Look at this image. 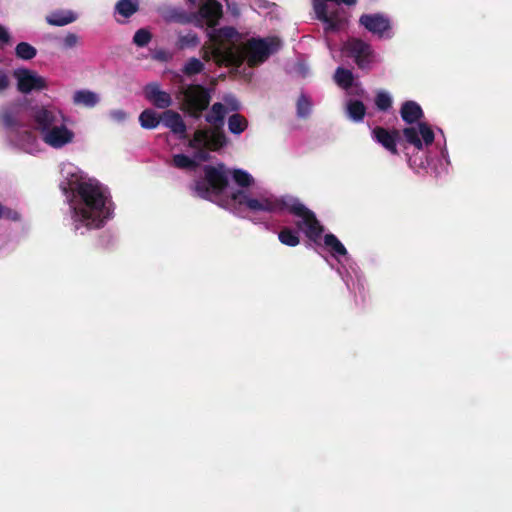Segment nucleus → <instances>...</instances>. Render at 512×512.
<instances>
[{
    "instance_id": "f257e3e1",
    "label": "nucleus",
    "mask_w": 512,
    "mask_h": 512,
    "mask_svg": "<svg viewBox=\"0 0 512 512\" xmlns=\"http://www.w3.org/2000/svg\"><path fill=\"white\" fill-rule=\"evenodd\" d=\"M205 177L195 182L194 192L197 196L213 201L233 214L246 217L249 212L254 223H266V215L290 213L295 224L305 236L319 243L321 227L314 213L292 196H277L268 190L246 192L234 191L227 185V175L223 164L204 167Z\"/></svg>"
},
{
    "instance_id": "f03ea898",
    "label": "nucleus",
    "mask_w": 512,
    "mask_h": 512,
    "mask_svg": "<svg viewBox=\"0 0 512 512\" xmlns=\"http://www.w3.org/2000/svg\"><path fill=\"white\" fill-rule=\"evenodd\" d=\"M61 175L73 230L84 234L103 227L114 214L109 189L71 162L62 163Z\"/></svg>"
},
{
    "instance_id": "7ed1b4c3",
    "label": "nucleus",
    "mask_w": 512,
    "mask_h": 512,
    "mask_svg": "<svg viewBox=\"0 0 512 512\" xmlns=\"http://www.w3.org/2000/svg\"><path fill=\"white\" fill-rule=\"evenodd\" d=\"M30 118L41 140L54 150H62L76 142V132L70 117L54 105H37L31 109Z\"/></svg>"
},
{
    "instance_id": "20e7f679",
    "label": "nucleus",
    "mask_w": 512,
    "mask_h": 512,
    "mask_svg": "<svg viewBox=\"0 0 512 512\" xmlns=\"http://www.w3.org/2000/svg\"><path fill=\"white\" fill-rule=\"evenodd\" d=\"M321 227V234H323V227ZM312 242V240H310ZM328 252V256H324L327 264L334 269L341 279L344 281L347 288L356 293H361L364 290V280L359 271L358 266L348 254L347 249L342 242L332 233L321 235L320 242L317 244Z\"/></svg>"
},
{
    "instance_id": "39448f33",
    "label": "nucleus",
    "mask_w": 512,
    "mask_h": 512,
    "mask_svg": "<svg viewBox=\"0 0 512 512\" xmlns=\"http://www.w3.org/2000/svg\"><path fill=\"white\" fill-rule=\"evenodd\" d=\"M280 48V41L276 37L251 38L237 51L232 49L228 51L218 47L215 49L216 57H222L228 65H240L243 60H247L250 66L260 64L268 59Z\"/></svg>"
},
{
    "instance_id": "423d86ee",
    "label": "nucleus",
    "mask_w": 512,
    "mask_h": 512,
    "mask_svg": "<svg viewBox=\"0 0 512 512\" xmlns=\"http://www.w3.org/2000/svg\"><path fill=\"white\" fill-rule=\"evenodd\" d=\"M225 144L224 134L217 129H200L189 140V147L196 150L192 157L185 154H175L172 165L179 169H194L199 162L208 159L207 150H216Z\"/></svg>"
},
{
    "instance_id": "0eeeda50",
    "label": "nucleus",
    "mask_w": 512,
    "mask_h": 512,
    "mask_svg": "<svg viewBox=\"0 0 512 512\" xmlns=\"http://www.w3.org/2000/svg\"><path fill=\"white\" fill-rule=\"evenodd\" d=\"M199 15L201 19L203 20V26H208L207 36L209 37L210 41L213 42L214 47L211 51V54L213 58L217 62L226 63L227 61L223 59L222 57L218 58L215 55V49L218 47L222 48L224 51H228L230 49L237 51L239 47H229L226 48L221 44V40L228 39L232 40L234 38L238 37V32L233 27H222V28H216L220 18L222 17V5L217 0H207L205 3H203L199 7Z\"/></svg>"
},
{
    "instance_id": "6e6552de",
    "label": "nucleus",
    "mask_w": 512,
    "mask_h": 512,
    "mask_svg": "<svg viewBox=\"0 0 512 512\" xmlns=\"http://www.w3.org/2000/svg\"><path fill=\"white\" fill-rule=\"evenodd\" d=\"M441 139H437L436 143L420 156L411 155L405 152L408 165L415 171L419 169L431 168L437 176L448 173L450 167V159L446 145V139L441 130Z\"/></svg>"
},
{
    "instance_id": "1a4fd4ad",
    "label": "nucleus",
    "mask_w": 512,
    "mask_h": 512,
    "mask_svg": "<svg viewBox=\"0 0 512 512\" xmlns=\"http://www.w3.org/2000/svg\"><path fill=\"white\" fill-rule=\"evenodd\" d=\"M356 0H313V8L317 19L323 22L325 33L342 30L347 17L340 4L354 5Z\"/></svg>"
},
{
    "instance_id": "9d476101",
    "label": "nucleus",
    "mask_w": 512,
    "mask_h": 512,
    "mask_svg": "<svg viewBox=\"0 0 512 512\" xmlns=\"http://www.w3.org/2000/svg\"><path fill=\"white\" fill-rule=\"evenodd\" d=\"M403 137L407 144L405 147L406 152H409V147H413L416 153L414 155L420 156L430 149L437 141L441 139V133L437 136L432 127L427 123L418 122L403 129Z\"/></svg>"
},
{
    "instance_id": "9b49d317",
    "label": "nucleus",
    "mask_w": 512,
    "mask_h": 512,
    "mask_svg": "<svg viewBox=\"0 0 512 512\" xmlns=\"http://www.w3.org/2000/svg\"><path fill=\"white\" fill-rule=\"evenodd\" d=\"M343 52L352 57L361 69H370L379 61L372 46L360 39L348 40L343 46Z\"/></svg>"
},
{
    "instance_id": "f8f14e48",
    "label": "nucleus",
    "mask_w": 512,
    "mask_h": 512,
    "mask_svg": "<svg viewBox=\"0 0 512 512\" xmlns=\"http://www.w3.org/2000/svg\"><path fill=\"white\" fill-rule=\"evenodd\" d=\"M359 23L379 39L389 40L395 35L391 19L384 13L363 14L359 18Z\"/></svg>"
},
{
    "instance_id": "ddd939ff",
    "label": "nucleus",
    "mask_w": 512,
    "mask_h": 512,
    "mask_svg": "<svg viewBox=\"0 0 512 512\" xmlns=\"http://www.w3.org/2000/svg\"><path fill=\"white\" fill-rule=\"evenodd\" d=\"M0 121L7 131V137L24 128V105L20 102L3 106Z\"/></svg>"
},
{
    "instance_id": "4468645a",
    "label": "nucleus",
    "mask_w": 512,
    "mask_h": 512,
    "mask_svg": "<svg viewBox=\"0 0 512 512\" xmlns=\"http://www.w3.org/2000/svg\"><path fill=\"white\" fill-rule=\"evenodd\" d=\"M13 76L21 93L28 94L32 91H40L47 88L46 79L33 70L18 68L14 70Z\"/></svg>"
},
{
    "instance_id": "2eb2a0df",
    "label": "nucleus",
    "mask_w": 512,
    "mask_h": 512,
    "mask_svg": "<svg viewBox=\"0 0 512 512\" xmlns=\"http://www.w3.org/2000/svg\"><path fill=\"white\" fill-rule=\"evenodd\" d=\"M184 101L188 110L198 116L200 112L205 110L210 102L209 91L200 85H191L184 91Z\"/></svg>"
},
{
    "instance_id": "dca6fc26",
    "label": "nucleus",
    "mask_w": 512,
    "mask_h": 512,
    "mask_svg": "<svg viewBox=\"0 0 512 512\" xmlns=\"http://www.w3.org/2000/svg\"><path fill=\"white\" fill-rule=\"evenodd\" d=\"M240 103L232 95L223 97V102L214 103L209 113L206 115L207 122L214 125H222L225 115L229 112L237 111Z\"/></svg>"
},
{
    "instance_id": "f3484780",
    "label": "nucleus",
    "mask_w": 512,
    "mask_h": 512,
    "mask_svg": "<svg viewBox=\"0 0 512 512\" xmlns=\"http://www.w3.org/2000/svg\"><path fill=\"white\" fill-rule=\"evenodd\" d=\"M9 142L28 154H36L41 151L40 141L37 136L28 130H18L8 137Z\"/></svg>"
},
{
    "instance_id": "a211bd4d",
    "label": "nucleus",
    "mask_w": 512,
    "mask_h": 512,
    "mask_svg": "<svg viewBox=\"0 0 512 512\" xmlns=\"http://www.w3.org/2000/svg\"><path fill=\"white\" fill-rule=\"evenodd\" d=\"M336 84L346 91L348 96H364L365 91L361 84L355 80L353 73L345 68L338 67L334 74Z\"/></svg>"
},
{
    "instance_id": "6ab92c4d",
    "label": "nucleus",
    "mask_w": 512,
    "mask_h": 512,
    "mask_svg": "<svg viewBox=\"0 0 512 512\" xmlns=\"http://www.w3.org/2000/svg\"><path fill=\"white\" fill-rule=\"evenodd\" d=\"M162 17L166 22L194 23L197 27L203 28V20L199 15V11L197 13H187L181 8L171 7L164 11Z\"/></svg>"
},
{
    "instance_id": "aec40b11",
    "label": "nucleus",
    "mask_w": 512,
    "mask_h": 512,
    "mask_svg": "<svg viewBox=\"0 0 512 512\" xmlns=\"http://www.w3.org/2000/svg\"><path fill=\"white\" fill-rule=\"evenodd\" d=\"M372 138L375 142L385 148L390 154L398 155L397 141L398 131H388L382 127H376L372 130Z\"/></svg>"
},
{
    "instance_id": "412c9836",
    "label": "nucleus",
    "mask_w": 512,
    "mask_h": 512,
    "mask_svg": "<svg viewBox=\"0 0 512 512\" xmlns=\"http://www.w3.org/2000/svg\"><path fill=\"white\" fill-rule=\"evenodd\" d=\"M227 175V185L234 191L244 190L251 192L249 187L253 185V177L246 171L241 169H235L230 171L224 166Z\"/></svg>"
},
{
    "instance_id": "4be33fe9",
    "label": "nucleus",
    "mask_w": 512,
    "mask_h": 512,
    "mask_svg": "<svg viewBox=\"0 0 512 512\" xmlns=\"http://www.w3.org/2000/svg\"><path fill=\"white\" fill-rule=\"evenodd\" d=\"M145 96L150 103L160 109L168 108L172 104L170 94L161 90L155 83L145 87Z\"/></svg>"
},
{
    "instance_id": "5701e85b",
    "label": "nucleus",
    "mask_w": 512,
    "mask_h": 512,
    "mask_svg": "<svg viewBox=\"0 0 512 512\" xmlns=\"http://www.w3.org/2000/svg\"><path fill=\"white\" fill-rule=\"evenodd\" d=\"M162 123L180 139L186 138V125L177 112L166 110L162 113Z\"/></svg>"
},
{
    "instance_id": "b1692460",
    "label": "nucleus",
    "mask_w": 512,
    "mask_h": 512,
    "mask_svg": "<svg viewBox=\"0 0 512 512\" xmlns=\"http://www.w3.org/2000/svg\"><path fill=\"white\" fill-rule=\"evenodd\" d=\"M79 15L73 10L59 9L46 16V22L51 26H65L75 22Z\"/></svg>"
},
{
    "instance_id": "393cba45",
    "label": "nucleus",
    "mask_w": 512,
    "mask_h": 512,
    "mask_svg": "<svg viewBox=\"0 0 512 512\" xmlns=\"http://www.w3.org/2000/svg\"><path fill=\"white\" fill-rule=\"evenodd\" d=\"M401 117L408 126L420 122L423 117V111L420 105L414 101L403 103L400 110Z\"/></svg>"
},
{
    "instance_id": "a878e982",
    "label": "nucleus",
    "mask_w": 512,
    "mask_h": 512,
    "mask_svg": "<svg viewBox=\"0 0 512 512\" xmlns=\"http://www.w3.org/2000/svg\"><path fill=\"white\" fill-rule=\"evenodd\" d=\"M350 98L346 101L345 110L348 118L354 122H361L364 119L366 108L361 100V97Z\"/></svg>"
},
{
    "instance_id": "bb28decb",
    "label": "nucleus",
    "mask_w": 512,
    "mask_h": 512,
    "mask_svg": "<svg viewBox=\"0 0 512 512\" xmlns=\"http://www.w3.org/2000/svg\"><path fill=\"white\" fill-rule=\"evenodd\" d=\"M72 101L77 106L93 108L100 102V96L94 91L80 89L74 92Z\"/></svg>"
},
{
    "instance_id": "cd10ccee",
    "label": "nucleus",
    "mask_w": 512,
    "mask_h": 512,
    "mask_svg": "<svg viewBox=\"0 0 512 512\" xmlns=\"http://www.w3.org/2000/svg\"><path fill=\"white\" fill-rule=\"evenodd\" d=\"M200 44L198 35L193 31L177 33L176 47L179 50L193 49Z\"/></svg>"
},
{
    "instance_id": "c85d7f7f",
    "label": "nucleus",
    "mask_w": 512,
    "mask_h": 512,
    "mask_svg": "<svg viewBox=\"0 0 512 512\" xmlns=\"http://www.w3.org/2000/svg\"><path fill=\"white\" fill-rule=\"evenodd\" d=\"M139 122L144 129H154L162 122V115L152 109H146L140 114Z\"/></svg>"
},
{
    "instance_id": "c756f323",
    "label": "nucleus",
    "mask_w": 512,
    "mask_h": 512,
    "mask_svg": "<svg viewBox=\"0 0 512 512\" xmlns=\"http://www.w3.org/2000/svg\"><path fill=\"white\" fill-rule=\"evenodd\" d=\"M248 122L240 114H233L228 119V129L232 134L239 135L246 130Z\"/></svg>"
},
{
    "instance_id": "7c9ffc66",
    "label": "nucleus",
    "mask_w": 512,
    "mask_h": 512,
    "mask_svg": "<svg viewBox=\"0 0 512 512\" xmlns=\"http://www.w3.org/2000/svg\"><path fill=\"white\" fill-rule=\"evenodd\" d=\"M278 239L282 244L290 247H295L300 243L298 232L289 227H285L279 232Z\"/></svg>"
},
{
    "instance_id": "2f4dec72",
    "label": "nucleus",
    "mask_w": 512,
    "mask_h": 512,
    "mask_svg": "<svg viewBox=\"0 0 512 512\" xmlns=\"http://www.w3.org/2000/svg\"><path fill=\"white\" fill-rule=\"evenodd\" d=\"M137 10V0H119L116 4V11L125 18L132 16Z\"/></svg>"
},
{
    "instance_id": "473e14b6",
    "label": "nucleus",
    "mask_w": 512,
    "mask_h": 512,
    "mask_svg": "<svg viewBox=\"0 0 512 512\" xmlns=\"http://www.w3.org/2000/svg\"><path fill=\"white\" fill-rule=\"evenodd\" d=\"M16 56L23 60H30L37 54V50L27 42H20L15 48Z\"/></svg>"
},
{
    "instance_id": "72a5a7b5",
    "label": "nucleus",
    "mask_w": 512,
    "mask_h": 512,
    "mask_svg": "<svg viewBox=\"0 0 512 512\" xmlns=\"http://www.w3.org/2000/svg\"><path fill=\"white\" fill-rule=\"evenodd\" d=\"M204 69V64L198 58H190L183 67V73L186 75H195Z\"/></svg>"
},
{
    "instance_id": "f704fd0d",
    "label": "nucleus",
    "mask_w": 512,
    "mask_h": 512,
    "mask_svg": "<svg viewBox=\"0 0 512 512\" xmlns=\"http://www.w3.org/2000/svg\"><path fill=\"white\" fill-rule=\"evenodd\" d=\"M375 104L379 110L387 111L392 105V97L388 92L380 91L376 95Z\"/></svg>"
},
{
    "instance_id": "c9c22d12",
    "label": "nucleus",
    "mask_w": 512,
    "mask_h": 512,
    "mask_svg": "<svg viewBox=\"0 0 512 512\" xmlns=\"http://www.w3.org/2000/svg\"><path fill=\"white\" fill-rule=\"evenodd\" d=\"M151 40V33L146 29H139L136 31L133 37V42L139 46H146Z\"/></svg>"
},
{
    "instance_id": "e433bc0d",
    "label": "nucleus",
    "mask_w": 512,
    "mask_h": 512,
    "mask_svg": "<svg viewBox=\"0 0 512 512\" xmlns=\"http://www.w3.org/2000/svg\"><path fill=\"white\" fill-rule=\"evenodd\" d=\"M311 111V103L309 99L301 95L297 102V114L299 117H306L310 114Z\"/></svg>"
},
{
    "instance_id": "4c0bfd02",
    "label": "nucleus",
    "mask_w": 512,
    "mask_h": 512,
    "mask_svg": "<svg viewBox=\"0 0 512 512\" xmlns=\"http://www.w3.org/2000/svg\"><path fill=\"white\" fill-rule=\"evenodd\" d=\"M79 44V36L75 33L69 32L62 39V45L65 49L74 48Z\"/></svg>"
},
{
    "instance_id": "58836bf2",
    "label": "nucleus",
    "mask_w": 512,
    "mask_h": 512,
    "mask_svg": "<svg viewBox=\"0 0 512 512\" xmlns=\"http://www.w3.org/2000/svg\"><path fill=\"white\" fill-rule=\"evenodd\" d=\"M109 117L116 123H123L127 118V114L122 109H116L109 112Z\"/></svg>"
},
{
    "instance_id": "ea45409f",
    "label": "nucleus",
    "mask_w": 512,
    "mask_h": 512,
    "mask_svg": "<svg viewBox=\"0 0 512 512\" xmlns=\"http://www.w3.org/2000/svg\"><path fill=\"white\" fill-rule=\"evenodd\" d=\"M10 86L9 73L4 69H0V92L7 90Z\"/></svg>"
},
{
    "instance_id": "a19ab883",
    "label": "nucleus",
    "mask_w": 512,
    "mask_h": 512,
    "mask_svg": "<svg viewBox=\"0 0 512 512\" xmlns=\"http://www.w3.org/2000/svg\"><path fill=\"white\" fill-rule=\"evenodd\" d=\"M10 40V33L8 29L2 25H0V42L8 43Z\"/></svg>"
},
{
    "instance_id": "79ce46f5",
    "label": "nucleus",
    "mask_w": 512,
    "mask_h": 512,
    "mask_svg": "<svg viewBox=\"0 0 512 512\" xmlns=\"http://www.w3.org/2000/svg\"><path fill=\"white\" fill-rule=\"evenodd\" d=\"M228 10L235 16L239 14V10L237 4L235 3H227Z\"/></svg>"
},
{
    "instance_id": "37998d69",
    "label": "nucleus",
    "mask_w": 512,
    "mask_h": 512,
    "mask_svg": "<svg viewBox=\"0 0 512 512\" xmlns=\"http://www.w3.org/2000/svg\"><path fill=\"white\" fill-rule=\"evenodd\" d=\"M299 69H300L301 74L304 76L306 74V69H305L304 65H302V64L299 65Z\"/></svg>"
},
{
    "instance_id": "c03bdc74",
    "label": "nucleus",
    "mask_w": 512,
    "mask_h": 512,
    "mask_svg": "<svg viewBox=\"0 0 512 512\" xmlns=\"http://www.w3.org/2000/svg\"><path fill=\"white\" fill-rule=\"evenodd\" d=\"M327 45H328V48H329V49H330V51H331L332 58H335L336 56H335V54H334V52H333V50H332V48H331V46H330L329 41H327Z\"/></svg>"
},
{
    "instance_id": "a18cd8bd",
    "label": "nucleus",
    "mask_w": 512,
    "mask_h": 512,
    "mask_svg": "<svg viewBox=\"0 0 512 512\" xmlns=\"http://www.w3.org/2000/svg\"><path fill=\"white\" fill-rule=\"evenodd\" d=\"M204 59L205 60H209L210 59V53L209 52H205Z\"/></svg>"
},
{
    "instance_id": "49530a36",
    "label": "nucleus",
    "mask_w": 512,
    "mask_h": 512,
    "mask_svg": "<svg viewBox=\"0 0 512 512\" xmlns=\"http://www.w3.org/2000/svg\"><path fill=\"white\" fill-rule=\"evenodd\" d=\"M189 1H190V2H193V3L195 2V0H189Z\"/></svg>"
}]
</instances>
